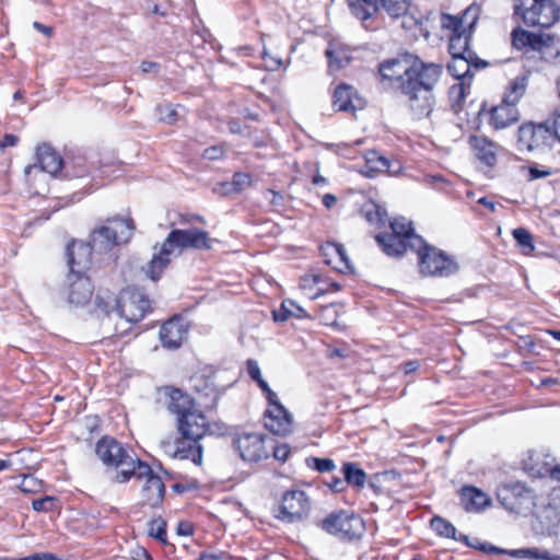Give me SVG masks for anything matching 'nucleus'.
Returning a JSON list of instances; mask_svg holds the SVG:
<instances>
[{"instance_id":"f257e3e1","label":"nucleus","mask_w":560,"mask_h":560,"mask_svg":"<svg viewBox=\"0 0 560 560\" xmlns=\"http://www.w3.org/2000/svg\"><path fill=\"white\" fill-rule=\"evenodd\" d=\"M443 69L438 63H424L411 54H404L396 58L385 60L380 65L383 79L399 82V89L407 83H419L425 88H434L441 78Z\"/></svg>"},{"instance_id":"f03ea898","label":"nucleus","mask_w":560,"mask_h":560,"mask_svg":"<svg viewBox=\"0 0 560 560\" xmlns=\"http://www.w3.org/2000/svg\"><path fill=\"white\" fill-rule=\"evenodd\" d=\"M212 240L208 232L199 229L173 230L161 245L158 253H154L152 259L144 268L145 275L153 281H156L163 270L171 262L172 257H177L183 249H210Z\"/></svg>"},{"instance_id":"7ed1b4c3","label":"nucleus","mask_w":560,"mask_h":560,"mask_svg":"<svg viewBox=\"0 0 560 560\" xmlns=\"http://www.w3.org/2000/svg\"><path fill=\"white\" fill-rule=\"evenodd\" d=\"M177 421V430L182 439L175 443L163 442L164 452L175 458L190 459L196 465L202 463V446L199 440L203 438L208 422L202 412L196 408L182 415Z\"/></svg>"},{"instance_id":"20e7f679","label":"nucleus","mask_w":560,"mask_h":560,"mask_svg":"<svg viewBox=\"0 0 560 560\" xmlns=\"http://www.w3.org/2000/svg\"><path fill=\"white\" fill-rule=\"evenodd\" d=\"M95 304L104 313L115 311L118 316L130 323L140 322L150 310L149 299L139 290H126L118 299L112 293H106L105 296L97 295Z\"/></svg>"},{"instance_id":"39448f33","label":"nucleus","mask_w":560,"mask_h":560,"mask_svg":"<svg viewBox=\"0 0 560 560\" xmlns=\"http://www.w3.org/2000/svg\"><path fill=\"white\" fill-rule=\"evenodd\" d=\"M98 458L106 465L117 469L115 481L122 483L132 477L139 459L133 458L124 446L110 438L101 439L95 448Z\"/></svg>"},{"instance_id":"423d86ee","label":"nucleus","mask_w":560,"mask_h":560,"mask_svg":"<svg viewBox=\"0 0 560 560\" xmlns=\"http://www.w3.org/2000/svg\"><path fill=\"white\" fill-rule=\"evenodd\" d=\"M514 9L529 26L550 27L560 16L553 0H515Z\"/></svg>"},{"instance_id":"0eeeda50","label":"nucleus","mask_w":560,"mask_h":560,"mask_svg":"<svg viewBox=\"0 0 560 560\" xmlns=\"http://www.w3.org/2000/svg\"><path fill=\"white\" fill-rule=\"evenodd\" d=\"M497 497L505 510L523 516L533 513L539 501L533 490L521 482L501 486Z\"/></svg>"},{"instance_id":"6e6552de","label":"nucleus","mask_w":560,"mask_h":560,"mask_svg":"<svg viewBox=\"0 0 560 560\" xmlns=\"http://www.w3.org/2000/svg\"><path fill=\"white\" fill-rule=\"evenodd\" d=\"M133 223L130 219L109 220L106 225L92 233L91 244L94 250L105 253L115 245L127 242L132 235Z\"/></svg>"},{"instance_id":"1a4fd4ad","label":"nucleus","mask_w":560,"mask_h":560,"mask_svg":"<svg viewBox=\"0 0 560 560\" xmlns=\"http://www.w3.org/2000/svg\"><path fill=\"white\" fill-rule=\"evenodd\" d=\"M320 528L340 539H357L363 535V520L352 512L338 511L328 514L320 521Z\"/></svg>"},{"instance_id":"9d476101","label":"nucleus","mask_w":560,"mask_h":560,"mask_svg":"<svg viewBox=\"0 0 560 560\" xmlns=\"http://www.w3.org/2000/svg\"><path fill=\"white\" fill-rule=\"evenodd\" d=\"M132 477L140 481L143 480L141 488L142 504L150 508L159 506L165 494V486L162 479L153 474L151 467L143 462H137V468L132 472Z\"/></svg>"},{"instance_id":"9b49d317","label":"nucleus","mask_w":560,"mask_h":560,"mask_svg":"<svg viewBox=\"0 0 560 560\" xmlns=\"http://www.w3.org/2000/svg\"><path fill=\"white\" fill-rule=\"evenodd\" d=\"M233 447L242 460L257 463L269 457L266 436L256 432H241L233 438Z\"/></svg>"},{"instance_id":"f8f14e48","label":"nucleus","mask_w":560,"mask_h":560,"mask_svg":"<svg viewBox=\"0 0 560 560\" xmlns=\"http://www.w3.org/2000/svg\"><path fill=\"white\" fill-rule=\"evenodd\" d=\"M419 257L420 271L428 276H450L456 271L457 265L442 252L427 245L420 249H416Z\"/></svg>"},{"instance_id":"ddd939ff","label":"nucleus","mask_w":560,"mask_h":560,"mask_svg":"<svg viewBox=\"0 0 560 560\" xmlns=\"http://www.w3.org/2000/svg\"><path fill=\"white\" fill-rule=\"evenodd\" d=\"M552 139L551 128L547 122H525L517 130V148L520 151L533 152L546 147Z\"/></svg>"},{"instance_id":"4468645a","label":"nucleus","mask_w":560,"mask_h":560,"mask_svg":"<svg viewBox=\"0 0 560 560\" xmlns=\"http://www.w3.org/2000/svg\"><path fill=\"white\" fill-rule=\"evenodd\" d=\"M432 89L419 83L404 85L401 93L408 97L409 108L416 119L430 118L435 103Z\"/></svg>"},{"instance_id":"2eb2a0df","label":"nucleus","mask_w":560,"mask_h":560,"mask_svg":"<svg viewBox=\"0 0 560 560\" xmlns=\"http://www.w3.org/2000/svg\"><path fill=\"white\" fill-rule=\"evenodd\" d=\"M536 533L548 536L560 535V512L546 499L539 498L534 509Z\"/></svg>"},{"instance_id":"dca6fc26","label":"nucleus","mask_w":560,"mask_h":560,"mask_svg":"<svg viewBox=\"0 0 560 560\" xmlns=\"http://www.w3.org/2000/svg\"><path fill=\"white\" fill-rule=\"evenodd\" d=\"M310 509V501L304 491H288L282 498L277 517L288 523H294L306 516Z\"/></svg>"},{"instance_id":"f3484780","label":"nucleus","mask_w":560,"mask_h":560,"mask_svg":"<svg viewBox=\"0 0 560 560\" xmlns=\"http://www.w3.org/2000/svg\"><path fill=\"white\" fill-rule=\"evenodd\" d=\"M92 244L82 241H72L67 246L68 264L71 275H82L92 262Z\"/></svg>"},{"instance_id":"a211bd4d","label":"nucleus","mask_w":560,"mask_h":560,"mask_svg":"<svg viewBox=\"0 0 560 560\" xmlns=\"http://www.w3.org/2000/svg\"><path fill=\"white\" fill-rule=\"evenodd\" d=\"M265 427L277 435H287L292 432L293 420L291 413L282 406L268 408L265 411Z\"/></svg>"},{"instance_id":"6ab92c4d","label":"nucleus","mask_w":560,"mask_h":560,"mask_svg":"<svg viewBox=\"0 0 560 560\" xmlns=\"http://www.w3.org/2000/svg\"><path fill=\"white\" fill-rule=\"evenodd\" d=\"M63 160L50 145L44 143L36 149V164L27 165L24 170L28 175L33 168L37 166L40 171L50 175H56L62 167Z\"/></svg>"},{"instance_id":"aec40b11","label":"nucleus","mask_w":560,"mask_h":560,"mask_svg":"<svg viewBox=\"0 0 560 560\" xmlns=\"http://www.w3.org/2000/svg\"><path fill=\"white\" fill-rule=\"evenodd\" d=\"M93 285L84 275H70L68 288V302L74 306L86 305L93 295Z\"/></svg>"},{"instance_id":"412c9836","label":"nucleus","mask_w":560,"mask_h":560,"mask_svg":"<svg viewBox=\"0 0 560 560\" xmlns=\"http://www.w3.org/2000/svg\"><path fill=\"white\" fill-rule=\"evenodd\" d=\"M188 326L180 317H173L164 323L160 329V339L163 347L178 348L186 339Z\"/></svg>"},{"instance_id":"4be33fe9","label":"nucleus","mask_w":560,"mask_h":560,"mask_svg":"<svg viewBox=\"0 0 560 560\" xmlns=\"http://www.w3.org/2000/svg\"><path fill=\"white\" fill-rule=\"evenodd\" d=\"M161 392L165 397L166 409L176 416V420L196 408L195 400L178 388L166 386Z\"/></svg>"},{"instance_id":"5701e85b","label":"nucleus","mask_w":560,"mask_h":560,"mask_svg":"<svg viewBox=\"0 0 560 560\" xmlns=\"http://www.w3.org/2000/svg\"><path fill=\"white\" fill-rule=\"evenodd\" d=\"M520 120V112L517 106H513L501 102L499 105L492 107L489 112V125L495 129L501 130L509 128Z\"/></svg>"},{"instance_id":"b1692460","label":"nucleus","mask_w":560,"mask_h":560,"mask_svg":"<svg viewBox=\"0 0 560 560\" xmlns=\"http://www.w3.org/2000/svg\"><path fill=\"white\" fill-rule=\"evenodd\" d=\"M322 255L327 265L339 272L352 271L353 267L342 245L327 242L320 247Z\"/></svg>"},{"instance_id":"393cba45","label":"nucleus","mask_w":560,"mask_h":560,"mask_svg":"<svg viewBox=\"0 0 560 560\" xmlns=\"http://www.w3.org/2000/svg\"><path fill=\"white\" fill-rule=\"evenodd\" d=\"M478 19V9L469 7L465 10L462 16L442 14L441 24L443 28L450 30L453 33L469 32Z\"/></svg>"},{"instance_id":"a878e982","label":"nucleus","mask_w":560,"mask_h":560,"mask_svg":"<svg viewBox=\"0 0 560 560\" xmlns=\"http://www.w3.org/2000/svg\"><path fill=\"white\" fill-rule=\"evenodd\" d=\"M512 44L516 49L525 47L539 51L544 58H548V45L542 35L529 33L525 30H515L512 33Z\"/></svg>"},{"instance_id":"bb28decb","label":"nucleus","mask_w":560,"mask_h":560,"mask_svg":"<svg viewBox=\"0 0 560 560\" xmlns=\"http://www.w3.org/2000/svg\"><path fill=\"white\" fill-rule=\"evenodd\" d=\"M469 145L476 159L487 166H493L497 162L498 144L481 136H470Z\"/></svg>"},{"instance_id":"cd10ccee","label":"nucleus","mask_w":560,"mask_h":560,"mask_svg":"<svg viewBox=\"0 0 560 560\" xmlns=\"http://www.w3.org/2000/svg\"><path fill=\"white\" fill-rule=\"evenodd\" d=\"M387 172L390 175H396L400 172V166L393 168L390 162L377 151H369L365 154V164L361 173L366 177H374L380 173Z\"/></svg>"},{"instance_id":"c85d7f7f","label":"nucleus","mask_w":560,"mask_h":560,"mask_svg":"<svg viewBox=\"0 0 560 560\" xmlns=\"http://www.w3.org/2000/svg\"><path fill=\"white\" fill-rule=\"evenodd\" d=\"M375 240L387 256L398 257L410 248L408 240L395 234H378L375 236Z\"/></svg>"},{"instance_id":"c756f323","label":"nucleus","mask_w":560,"mask_h":560,"mask_svg":"<svg viewBox=\"0 0 560 560\" xmlns=\"http://www.w3.org/2000/svg\"><path fill=\"white\" fill-rule=\"evenodd\" d=\"M390 234L401 236L409 241L410 249H420L423 246V240L421 236L413 232L411 221L405 218H397L390 222Z\"/></svg>"},{"instance_id":"7c9ffc66","label":"nucleus","mask_w":560,"mask_h":560,"mask_svg":"<svg viewBox=\"0 0 560 560\" xmlns=\"http://www.w3.org/2000/svg\"><path fill=\"white\" fill-rule=\"evenodd\" d=\"M334 107L339 112H350L355 109L354 92L352 86L340 84L334 93Z\"/></svg>"},{"instance_id":"2f4dec72","label":"nucleus","mask_w":560,"mask_h":560,"mask_svg":"<svg viewBox=\"0 0 560 560\" xmlns=\"http://www.w3.org/2000/svg\"><path fill=\"white\" fill-rule=\"evenodd\" d=\"M462 500L464 501L465 509L469 512L479 511L489 504L487 494L474 487L463 489Z\"/></svg>"},{"instance_id":"473e14b6","label":"nucleus","mask_w":560,"mask_h":560,"mask_svg":"<svg viewBox=\"0 0 560 560\" xmlns=\"http://www.w3.org/2000/svg\"><path fill=\"white\" fill-rule=\"evenodd\" d=\"M347 2L352 14L362 21L371 19L380 10L377 0H347Z\"/></svg>"},{"instance_id":"72a5a7b5","label":"nucleus","mask_w":560,"mask_h":560,"mask_svg":"<svg viewBox=\"0 0 560 560\" xmlns=\"http://www.w3.org/2000/svg\"><path fill=\"white\" fill-rule=\"evenodd\" d=\"M448 50L452 57H474L475 54L469 49V32L452 34Z\"/></svg>"},{"instance_id":"f704fd0d","label":"nucleus","mask_w":560,"mask_h":560,"mask_svg":"<svg viewBox=\"0 0 560 560\" xmlns=\"http://www.w3.org/2000/svg\"><path fill=\"white\" fill-rule=\"evenodd\" d=\"M527 88V79L525 77H516L512 80L503 95L502 102L516 106L524 96Z\"/></svg>"},{"instance_id":"c9c22d12","label":"nucleus","mask_w":560,"mask_h":560,"mask_svg":"<svg viewBox=\"0 0 560 560\" xmlns=\"http://www.w3.org/2000/svg\"><path fill=\"white\" fill-rule=\"evenodd\" d=\"M306 318L307 313L292 300H285L282 302L279 310L273 311V319L276 322H284L290 317Z\"/></svg>"},{"instance_id":"e433bc0d","label":"nucleus","mask_w":560,"mask_h":560,"mask_svg":"<svg viewBox=\"0 0 560 560\" xmlns=\"http://www.w3.org/2000/svg\"><path fill=\"white\" fill-rule=\"evenodd\" d=\"M326 57L328 58L330 70H340L351 60V56L348 54V51L336 45L329 46V48L326 50Z\"/></svg>"},{"instance_id":"4c0bfd02","label":"nucleus","mask_w":560,"mask_h":560,"mask_svg":"<svg viewBox=\"0 0 560 560\" xmlns=\"http://www.w3.org/2000/svg\"><path fill=\"white\" fill-rule=\"evenodd\" d=\"M342 472L347 485L363 488L366 481V474L354 463H345Z\"/></svg>"},{"instance_id":"58836bf2","label":"nucleus","mask_w":560,"mask_h":560,"mask_svg":"<svg viewBox=\"0 0 560 560\" xmlns=\"http://www.w3.org/2000/svg\"><path fill=\"white\" fill-rule=\"evenodd\" d=\"M474 57H452V61L448 63V72L456 79L465 78L470 72V66Z\"/></svg>"},{"instance_id":"ea45409f","label":"nucleus","mask_w":560,"mask_h":560,"mask_svg":"<svg viewBox=\"0 0 560 560\" xmlns=\"http://www.w3.org/2000/svg\"><path fill=\"white\" fill-rule=\"evenodd\" d=\"M362 215L371 224L383 225L386 222L387 213L375 202H368L362 208Z\"/></svg>"},{"instance_id":"a19ab883","label":"nucleus","mask_w":560,"mask_h":560,"mask_svg":"<svg viewBox=\"0 0 560 560\" xmlns=\"http://www.w3.org/2000/svg\"><path fill=\"white\" fill-rule=\"evenodd\" d=\"M411 0H380V8L384 9L392 18H399L407 13Z\"/></svg>"},{"instance_id":"79ce46f5","label":"nucleus","mask_w":560,"mask_h":560,"mask_svg":"<svg viewBox=\"0 0 560 560\" xmlns=\"http://www.w3.org/2000/svg\"><path fill=\"white\" fill-rule=\"evenodd\" d=\"M318 282H319V276L305 275L300 280V288L308 299L315 300L324 293L323 289H317L316 291H314V287Z\"/></svg>"},{"instance_id":"37998d69","label":"nucleus","mask_w":560,"mask_h":560,"mask_svg":"<svg viewBox=\"0 0 560 560\" xmlns=\"http://www.w3.org/2000/svg\"><path fill=\"white\" fill-rule=\"evenodd\" d=\"M431 527L438 535L442 537L458 539L456 537V528L454 525L440 516H434L431 520ZM459 539H463V537Z\"/></svg>"},{"instance_id":"c03bdc74","label":"nucleus","mask_w":560,"mask_h":560,"mask_svg":"<svg viewBox=\"0 0 560 560\" xmlns=\"http://www.w3.org/2000/svg\"><path fill=\"white\" fill-rule=\"evenodd\" d=\"M148 534L162 544H167L166 522L162 517H155L148 523Z\"/></svg>"},{"instance_id":"a18cd8bd","label":"nucleus","mask_w":560,"mask_h":560,"mask_svg":"<svg viewBox=\"0 0 560 560\" xmlns=\"http://www.w3.org/2000/svg\"><path fill=\"white\" fill-rule=\"evenodd\" d=\"M512 234L524 254H529L534 252L535 246L533 243V236L526 229H514Z\"/></svg>"},{"instance_id":"49530a36","label":"nucleus","mask_w":560,"mask_h":560,"mask_svg":"<svg viewBox=\"0 0 560 560\" xmlns=\"http://www.w3.org/2000/svg\"><path fill=\"white\" fill-rule=\"evenodd\" d=\"M338 307L339 305L337 304L323 305L318 308L316 318H318L324 325L332 326L338 319Z\"/></svg>"},{"instance_id":"de8ad7c7","label":"nucleus","mask_w":560,"mask_h":560,"mask_svg":"<svg viewBox=\"0 0 560 560\" xmlns=\"http://www.w3.org/2000/svg\"><path fill=\"white\" fill-rule=\"evenodd\" d=\"M448 97L452 103V107L457 110V107L460 106L462 102L466 97L465 88L463 83H456L452 85L448 90Z\"/></svg>"},{"instance_id":"09e8293b","label":"nucleus","mask_w":560,"mask_h":560,"mask_svg":"<svg viewBox=\"0 0 560 560\" xmlns=\"http://www.w3.org/2000/svg\"><path fill=\"white\" fill-rule=\"evenodd\" d=\"M310 467L315 468L319 472H329L336 468V465L330 458L310 457L306 459Z\"/></svg>"},{"instance_id":"8fccbe9b","label":"nucleus","mask_w":560,"mask_h":560,"mask_svg":"<svg viewBox=\"0 0 560 560\" xmlns=\"http://www.w3.org/2000/svg\"><path fill=\"white\" fill-rule=\"evenodd\" d=\"M32 506L37 512H49L56 508V499L52 497H45L34 500Z\"/></svg>"},{"instance_id":"3c124183","label":"nucleus","mask_w":560,"mask_h":560,"mask_svg":"<svg viewBox=\"0 0 560 560\" xmlns=\"http://www.w3.org/2000/svg\"><path fill=\"white\" fill-rule=\"evenodd\" d=\"M158 110H159V116H160L161 120H163L167 124H173L176 121L177 112L172 105H170V104L160 105V106H158Z\"/></svg>"},{"instance_id":"603ef678","label":"nucleus","mask_w":560,"mask_h":560,"mask_svg":"<svg viewBox=\"0 0 560 560\" xmlns=\"http://www.w3.org/2000/svg\"><path fill=\"white\" fill-rule=\"evenodd\" d=\"M20 488L23 492H36L40 488V482L31 476H24Z\"/></svg>"},{"instance_id":"864d4df0","label":"nucleus","mask_w":560,"mask_h":560,"mask_svg":"<svg viewBox=\"0 0 560 560\" xmlns=\"http://www.w3.org/2000/svg\"><path fill=\"white\" fill-rule=\"evenodd\" d=\"M463 540H465L467 542V545L472 546L475 548H478V549L482 550L486 553H506L508 552V550L501 549V548L495 547V546L490 545V544H481V545L470 544V542H468V537L467 536H463Z\"/></svg>"},{"instance_id":"5fc2aeb1","label":"nucleus","mask_w":560,"mask_h":560,"mask_svg":"<svg viewBox=\"0 0 560 560\" xmlns=\"http://www.w3.org/2000/svg\"><path fill=\"white\" fill-rule=\"evenodd\" d=\"M234 187V191L242 190L245 186L249 185V175L245 173H236L231 182Z\"/></svg>"},{"instance_id":"6e6d98bb","label":"nucleus","mask_w":560,"mask_h":560,"mask_svg":"<svg viewBox=\"0 0 560 560\" xmlns=\"http://www.w3.org/2000/svg\"><path fill=\"white\" fill-rule=\"evenodd\" d=\"M212 191L220 196H226L235 192L233 184L231 182H221L213 186Z\"/></svg>"},{"instance_id":"4d7b16f0","label":"nucleus","mask_w":560,"mask_h":560,"mask_svg":"<svg viewBox=\"0 0 560 560\" xmlns=\"http://www.w3.org/2000/svg\"><path fill=\"white\" fill-rule=\"evenodd\" d=\"M224 154V149L220 145H213L203 151V158L207 160H218Z\"/></svg>"},{"instance_id":"13d9d810","label":"nucleus","mask_w":560,"mask_h":560,"mask_svg":"<svg viewBox=\"0 0 560 560\" xmlns=\"http://www.w3.org/2000/svg\"><path fill=\"white\" fill-rule=\"evenodd\" d=\"M273 448V456L276 459L285 462L289 454H290V447L287 444L272 446Z\"/></svg>"},{"instance_id":"bf43d9fd","label":"nucleus","mask_w":560,"mask_h":560,"mask_svg":"<svg viewBox=\"0 0 560 560\" xmlns=\"http://www.w3.org/2000/svg\"><path fill=\"white\" fill-rule=\"evenodd\" d=\"M247 372L250 378L255 382L262 377L259 365L255 360L247 361Z\"/></svg>"},{"instance_id":"052dcab7","label":"nucleus","mask_w":560,"mask_h":560,"mask_svg":"<svg viewBox=\"0 0 560 560\" xmlns=\"http://www.w3.org/2000/svg\"><path fill=\"white\" fill-rule=\"evenodd\" d=\"M328 487L334 492H342L347 487V482H346V479L332 478L331 482L328 483Z\"/></svg>"},{"instance_id":"680f3d73","label":"nucleus","mask_w":560,"mask_h":560,"mask_svg":"<svg viewBox=\"0 0 560 560\" xmlns=\"http://www.w3.org/2000/svg\"><path fill=\"white\" fill-rule=\"evenodd\" d=\"M528 173H529V175H528L529 180L542 178V177L550 175L549 171H539L536 167H529Z\"/></svg>"},{"instance_id":"e2e57ef3","label":"nucleus","mask_w":560,"mask_h":560,"mask_svg":"<svg viewBox=\"0 0 560 560\" xmlns=\"http://www.w3.org/2000/svg\"><path fill=\"white\" fill-rule=\"evenodd\" d=\"M177 534L180 536H189L192 534V526L188 522H182L177 525Z\"/></svg>"},{"instance_id":"0e129e2a","label":"nucleus","mask_w":560,"mask_h":560,"mask_svg":"<svg viewBox=\"0 0 560 560\" xmlns=\"http://www.w3.org/2000/svg\"><path fill=\"white\" fill-rule=\"evenodd\" d=\"M21 453L18 452L12 459H0V471L12 467L20 458Z\"/></svg>"},{"instance_id":"69168bd1","label":"nucleus","mask_w":560,"mask_h":560,"mask_svg":"<svg viewBox=\"0 0 560 560\" xmlns=\"http://www.w3.org/2000/svg\"><path fill=\"white\" fill-rule=\"evenodd\" d=\"M550 128L552 129V138L556 137L560 141V113L556 114Z\"/></svg>"},{"instance_id":"338daca9","label":"nucleus","mask_w":560,"mask_h":560,"mask_svg":"<svg viewBox=\"0 0 560 560\" xmlns=\"http://www.w3.org/2000/svg\"><path fill=\"white\" fill-rule=\"evenodd\" d=\"M141 71L143 73H150V72H158L159 70V65L156 62H152V61H143L141 63Z\"/></svg>"},{"instance_id":"774afa93","label":"nucleus","mask_w":560,"mask_h":560,"mask_svg":"<svg viewBox=\"0 0 560 560\" xmlns=\"http://www.w3.org/2000/svg\"><path fill=\"white\" fill-rule=\"evenodd\" d=\"M19 141V138L14 135H5L1 142L2 148L14 147Z\"/></svg>"}]
</instances>
